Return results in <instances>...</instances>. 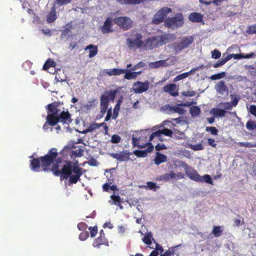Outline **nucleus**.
<instances>
[{"label": "nucleus", "instance_id": "f257e3e1", "mask_svg": "<svg viewBox=\"0 0 256 256\" xmlns=\"http://www.w3.org/2000/svg\"><path fill=\"white\" fill-rule=\"evenodd\" d=\"M58 152L56 148H50L46 154L38 158H34L30 161V169L34 172H39L41 166L45 172H52L56 176H61L63 179L69 178L70 184H76L80 180V177L85 170L71 161H66L61 170L59 164L62 160L58 157Z\"/></svg>", "mask_w": 256, "mask_h": 256}, {"label": "nucleus", "instance_id": "f03ea898", "mask_svg": "<svg viewBox=\"0 0 256 256\" xmlns=\"http://www.w3.org/2000/svg\"><path fill=\"white\" fill-rule=\"evenodd\" d=\"M60 104L58 102H54L46 106L48 113L50 112L51 114L49 117L50 121L52 124H56L58 122H61L63 124L68 125L72 122L70 114L68 110L60 112V110L58 108Z\"/></svg>", "mask_w": 256, "mask_h": 256}, {"label": "nucleus", "instance_id": "7ed1b4c3", "mask_svg": "<svg viewBox=\"0 0 256 256\" xmlns=\"http://www.w3.org/2000/svg\"><path fill=\"white\" fill-rule=\"evenodd\" d=\"M170 38L168 34L149 37L144 40V50H152L162 46L169 42Z\"/></svg>", "mask_w": 256, "mask_h": 256}, {"label": "nucleus", "instance_id": "20e7f679", "mask_svg": "<svg viewBox=\"0 0 256 256\" xmlns=\"http://www.w3.org/2000/svg\"><path fill=\"white\" fill-rule=\"evenodd\" d=\"M142 34L136 30H132L130 37L126 40L128 47L130 50L142 48L144 50V40Z\"/></svg>", "mask_w": 256, "mask_h": 256}, {"label": "nucleus", "instance_id": "39448f33", "mask_svg": "<svg viewBox=\"0 0 256 256\" xmlns=\"http://www.w3.org/2000/svg\"><path fill=\"white\" fill-rule=\"evenodd\" d=\"M164 24L168 28L181 27L184 24L183 15L180 12L177 13L174 17L166 18Z\"/></svg>", "mask_w": 256, "mask_h": 256}, {"label": "nucleus", "instance_id": "423d86ee", "mask_svg": "<svg viewBox=\"0 0 256 256\" xmlns=\"http://www.w3.org/2000/svg\"><path fill=\"white\" fill-rule=\"evenodd\" d=\"M194 41V38L192 36L182 38L180 42L174 44L173 46L174 51L176 54L180 53L182 50L187 48Z\"/></svg>", "mask_w": 256, "mask_h": 256}, {"label": "nucleus", "instance_id": "0eeeda50", "mask_svg": "<svg viewBox=\"0 0 256 256\" xmlns=\"http://www.w3.org/2000/svg\"><path fill=\"white\" fill-rule=\"evenodd\" d=\"M113 22L124 30L130 29L133 24L132 20L128 16H118L113 20Z\"/></svg>", "mask_w": 256, "mask_h": 256}, {"label": "nucleus", "instance_id": "6e6552de", "mask_svg": "<svg viewBox=\"0 0 256 256\" xmlns=\"http://www.w3.org/2000/svg\"><path fill=\"white\" fill-rule=\"evenodd\" d=\"M172 12V10L170 8L168 7L162 8L154 14L152 20V23L156 24H160L164 21L167 14Z\"/></svg>", "mask_w": 256, "mask_h": 256}, {"label": "nucleus", "instance_id": "1a4fd4ad", "mask_svg": "<svg viewBox=\"0 0 256 256\" xmlns=\"http://www.w3.org/2000/svg\"><path fill=\"white\" fill-rule=\"evenodd\" d=\"M118 90H110L109 92H104L100 96V106H108L110 100L114 101Z\"/></svg>", "mask_w": 256, "mask_h": 256}, {"label": "nucleus", "instance_id": "9d476101", "mask_svg": "<svg viewBox=\"0 0 256 256\" xmlns=\"http://www.w3.org/2000/svg\"><path fill=\"white\" fill-rule=\"evenodd\" d=\"M186 174L192 180L197 182H206L208 183V174H205L203 176H200L198 172L193 170L189 169L186 171Z\"/></svg>", "mask_w": 256, "mask_h": 256}, {"label": "nucleus", "instance_id": "9b49d317", "mask_svg": "<svg viewBox=\"0 0 256 256\" xmlns=\"http://www.w3.org/2000/svg\"><path fill=\"white\" fill-rule=\"evenodd\" d=\"M149 88V83L148 81L141 82L140 81L134 82L133 85V90L136 94H141L146 91Z\"/></svg>", "mask_w": 256, "mask_h": 256}, {"label": "nucleus", "instance_id": "f8f14e48", "mask_svg": "<svg viewBox=\"0 0 256 256\" xmlns=\"http://www.w3.org/2000/svg\"><path fill=\"white\" fill-rule=\"evenodd\" d=\"M146 144L147 148L144 150H136L134 152V154L138 158H144L148 156V153L151 152L154 150V146L150 142Z\"/></svg>", "mask_w": 256, "mask_h": 256}, {"label": "nucleus", "instance_id": "ddd939ff", "mask_svg": "<svg viewBox=\"0 0 256 256\" xmlns=\"http://www.w3.org/2000/svg\"><path fill=\"white\" fill-rule=\"evenodd\" d=\"M173 131L167 128H164L162 130H157L152 132L150 136L149 141L151 142L155 137H160L161 134H164L170 137H172Z\"/></svg>", "mask_w": 256, "mask_h": 256}, {"label": "nucleus", "instance_id": "4468645a", "mask_svg": "<svg viewBox=\"0 0 256 256\" xmlns=\"http://www.w3.org/2000/svg\"><path fill=\"white\" fill-rule=\"evenodd\" d=\"M215 89L218 92L223 96L228 94V88L222 80L218 82L215 86Z\"/></svg>", "mask_w": 256, "mask_h": 256}, {"label": "nucleus", "instance_id": "2eb2a0df", "mask_svg": "<svg viewBox=\"0 0 256 256\" xmlns=\"http://www.w3.org/2000/svg\"><path fill=\"white\" fill-rule=\"evenodd\" d=\"M110 156L120 162L127 161L130 158V154L126 150H124L122 152L111 154Z\"/></svg>", "mask_w": 256, "mask_h": 256}, {"label": "nucleus", "instance_id": "dca6fc26", "mask_svg": "<svg viewBox=\"0 0 256 256\" xmlns=\"http://www.w3.org/2000/svg\"><path fill=\"white\" fill-rule=\"evenodd\" d=\"M112 23L110 18H107L104 21V25L101 28V31L103 34H108L112 32Z\"/></svg>", "mask_w": 256, "mask_h": 256}, {"label": "nucleus", "instance_id": "f3484780", "mask_svg": "<svg viewBox=\"0 0 256 256\" xmlns=\"http://www.w3.org/2000/svg\"><path fill=\"white\" fill-rule=\"evenodd\" d=\"M176 88V85L175 84H170L166 85L163 88L165 92H168L172 96H175L178 95Z\"/></svg>", "mask_w": 256, "mask_h": 256}, {"label": "nucleus", "instance_id": "a211bd4d", "mask_svg": "<svg viewBox=\"0 0 256 256\" xmlns=\"http://www.w3.org/2000/svg\"><path fill=\"white\" fill-rule=\"evenodd\" d=\"M203 15L200 13L194 12L190 13L188 17V20L192 22H200L202 21Z\"/></svg>", "mask_w": 256, "mask_h": 256}, {"label": "nucleus", "instance_id": "6ab92c4d", "mask_svg": "<svg viewBox=\"0 0 256 256\" xmlns=\"http://www.w3.org/2000/svg\"><path fill=\"white\" fill-rule=\"evenodd\" d=\"M108 242L104 235H100L99 237L96 238L92 244L94 247L99 248L102 245H107Z\"/></svg>", "mask_w": 256, "mask_h": 256}, {"label": "nucleus", "instance_id": "aec40b11", "mask_svg": "<svg viewBox=\"0 0 256 256\" xmlns=\"http://www.w3.org/2000/svg\"><path fill=\"white\" fill-rule=\"evenodd\" d=\"M231 59L230 54L224 57V55L220 60H218L216 63L212 64V62L209 64V66H213L214 68H218L224 65L228 60Z\"/></svg>", "mask_w": 256, "mask_h": 256}, {"label": "nucleus", "instance_id": "412c9836", "mask_svg": "<svg viewBox=\"0 0 256 256\" xmlns=\"http://www.w3.org/2000/svg\"><path fill=\"white\" fill-rule=\"evenodd\" d=\"M116 2L121 4L134 6L144 2L146 0H116Z\"/></svg>", "mask_w": 256, "mask_h": 256}, {"label": "nucleus", "instance_id": "4be33fe9", "mask_svg": "<svg viewBox=\"0 0 256 256\" xmlns=\"http://www.w3.org/2000/svg\"><path fill=\"white\" fill-rule=\"evenodd\" d=\"M110 198L112 202L109 201V202H110L112 204L117 206H119L120 209L122 208V202L118 194L116 195L115 194H112L110 196Z\"/></svg>", "mask_w": 256, "mask_h": 256}, {"label": "nucleus", "instance_id": "5701e85b", "mask_svg": "<svg viewBox=\"0 0 256 256\" xmlns=\"http://www.w3.org/2000/svg\"><path fill=\"white\" fill-rule=\"evenodd\" d=\"M167 160V156L164 154H162L159 152L156 153V157L154 159V164L159 165L160 164L166 162Z\"/></svg>", "mask_w": 256, "mask_h": 256}, {"label": "nucleus", "instance_id": "b1692460", "mask_svg": "<svg viewBox=\"0 0 256 256\" xmlns=\"http://www.w3.org/2000/svg\"><path fill=\"white\" fill-rule=\"evenodd\" d=\"M176 177V174L173 171H170V172L165 173L160 176L159 180H160L168 182L172 179L175 178Z\"/></svg>", "mask_w": 256, "mask_h": 256}, {"label": "nucleus", "instance_id": "393cba45", "mask_svg": "<svg viewBox=\"0 0 256 256\" xmlns=\"http://www.w3.org/2000/svg\"><path fill=\"white\" fill-rule=\"evenodd\" d=\"M90 50L88 55L90 58L94 56L98 52V46L94 44H90L86 46L84 50Z\"/></svg>", "mask_w": 256, "mask_h": 256}, {"label": "nucleus", "instance_id": "a878e982", "mask_svg": "<svg viewBox=\"0 0 256 256\" xmlns=\"http://www.w3.org/2000/svg\"><path fill=\"white\" fill-rule=\"evenodd\" d=\"M226 111L224 110H220L217 108H213L210 111V114L214 117L224 116Z\"/></svg>", "mask_w": 256, "mask_h": 256}, {"label": "nucleus", "instance_id": "bb28decb", "mask_svg": "<svg viewBox=\"0 0 256 256\" xmlns=\"http://www.w3.org/2000/svg\"><path fill=\"white\" fill-rule=\"evenodd\" d=\"M56 18V9L54 8H52L47 15L46 21L48 23H52L55 21Z\"/></svg>", "mask_w": 256, "mask_h": 256}, {"label": "nucleus", "instance_id": "cd10ccee", "mask_svg": "<svg viewBox=\"0 0 256 256\" xmlns=\"http://www.w3.org/2000/svg\"><path fill=\"white\" fill-rule=\"evenodd\" d=\"M126 71H127V70L124 69L115 68L112 70H109L108 71L106 72V74L110 76H118L125 73Z\"/></svg>", "mask_w": 256, "mask_h": 256}, {"label": "nucleus", "instance_id": "c85d7f7f", "mask_svg": "<svg viewBox=\"0 0 256 256\" xmlns=\"http://www.w3.org/2000/svg\"><path fill=\"white\" fill-rule=\"evenodd\" d=\"M96 100L93 98L90 100L88 101L86 104H84L82 108L84 110H88L96 106Z\"/></svg>", "mask_w": 256, "mask_h": 256}, {"label": "nucleus", "instance_id": "c756f323", "mask_svg": "<svg viewBox=\"0 0 256 256\" xmlns=\"http://www.w3.org/2000/svg\"><path fill=\"white\" fill-rule=\"evenodd\" d=\"M254 56H256V54H255L254 52L250 53V54H230L231 58H234V59H240L242 58H250Z\"/></svg>", "mask_w": 256, "mask_h": 256}, {"label": "nucleus", "instance_id": "7c9ffc66", "mask_svg": "<svg viewBox=\"0 0 256 256\" xmlns=\"http://www.w3.org/2000/svg\"><path fill=\"white\" fill-rule=\"evenodd\" d=\"M190 112L192 118L197 117L200 116V108L198 106H192L190 108Z\"/></svg>", "mask_w": 256, "mask_h": 256}, {"label": "nucleus", "instance_id": "2f4dec72", "mask_svg": "<svg viewBox=\"0 0 256 256\" xmlns=\"http://www.w3.org/2000/svg\"><path fill=\"white\" fill-rule=\"evenodd\" d=\"M56 63L51 59H48L43 66V69L45 70H48L51 67H55Z\"/></svg>", "mask_w": 256, "mask_h": 256}, {"label": "nucleus", "instance_id": "473e14b6", "mask_svg": "<svg viewBox=\"0 0 256 256\" xmlns=\"http://www.w3.org/2000/svg\"><path fill=\"white\" fill-rule=\"evenodd\" d=\"M125 73L126 74L124 76V78L125 79L130 80L135 78L138 74H140V72H126V71Z\"/></svg>", "mask_w": 256, "mask_h": 256}, {"label": "nucleus", "instance_id": "72a5a7b5", "mask_svg": "<svg viewBox=\"0 0 256 256\" xmlns=\"http://www.w3.org/2000/svg\"><path fill=\"white\" fill-rule=\"evenodd\" d=\"M194 70H192L188 72H184L182 74H180L178 75L174 78V82H178L180 80H183L188 76L192 72H194Z\"/></svg>", "mask_w": 256, "mask_h": 256}, {"label": "nucleus", "instance_id": "f704fd0d", "mask_svg": "<svg viewBox=\"0 0 256 256\" xmlns=\"http://www.w3.org/2000/svg\"><path fill=\"white\" fill-rule=\"evenodd\" d=\"M170 110H172L174 112L178 113L180 115H182L185 114L186 110L178 106H172L170 107Z\"/></svg>", "mask_w": 256, "mask_h": 256}, {"label": "nucleus", "instance_id": "c9c22d12", "mask_svg": "<svg viewBox=\"0 0 256 256\" xmlns=\"http://www.w3.org/2000/svg\"><path fill=\"white\" fill-rule=\"evenodd\" d=\"M184 136V134L183 132H180L178 130H174L173 132L172 137L177 139H183Z\"/></svg>", "mask_w": 256, "mask_h": 256}, {"label": "nucleus", "instance_id": "e433bc0d", "mask_svg": "<svg viewBox=\"0 0 256 256\" xmlns=\"http://www.w3.org/2000/svg\"><path fill=\"white\" fill-rule=\"evenodd\" d=\"M222 232V230L220 226H214L213 228L212 234L215 236V237H218L221 235Z\"/></svg>", "mask_w": 256, "mask_h": 256}, {"label": "nucleus", "instance_id": "4c0bfd02", "mask_svg": "<svg viewBox=\"0 0 256 256\" xmlns=\"http://www.w3.org/2000/svg\"><path fill=\"white\" fill-rule=\"evenodd\" d=\"M146 188H148L150 190H156V188H158L160 186H156V184L152 182H146V186H144Z\"/></svg>", "mask_w": 256, "mask_h": 256}, {"label": "nucleus", "instance_id": "58836bf2", "mask_svg": "<svg viewBox=\"0 0 256 256\" xmlns=\"http://www.w3.org/2000/svg\"><path fill=\"white\" fill-rule=\"evenodd\" d=\"M139 138L136 137L132 136V144L134 147H138L139 148H144L146 146V144L140 145L138 144Z\"/></svg>", "mask_w": 256, "mask_h": 256}, {"label": "nucleus", "instance_id": "ea45409f", "mask_svg": "<svg viewBox=\"0 0 256 256\" xmlns=\"http://www.w3.org/2000/svg\"><path fill=\"white\" fill-rule=\"evenodd\" d=\"M226 74V72H222L212 76L210 78L212 80H220L225 77Z\"/></svg>", "mask_w": 256, "mask_h": 256}, {"label": "nucleus", "instance_id": "a19ab883", "mask_svg": "<svg viewBox=\"0 0 256 256\" xmlns=\"http://www.w3.org/2000/svg\"><path fill=\"white\" fill-rule=\"evenodd\" d=\"M178 246L170 248L168 250H166L163 254H161L160 256H174L175 253L174 249Z\"/></svg>", "mask_w": 256, "mask_h": 256}, {"label": "nucleus", "instance_id": "79ce46f5", "mask_svg": "<svg viewBox=\"0 0 256 256\" xmlns=\"http://www.w3.org/2000/svg\"><path fill=\"white\" fill-rule=\"evenodd\" d=\"M122 97L121 96L118 100L117 102V103H116V105L114 106V114H116V116H114V118H116V116H117V114H118V112L117 111H118L120 110V105L121 103L122 102Z\"/></svg>", "mask_w": 256, "mask_h": 256}, {"label": "nucleus", "instance_id": "37998d69", "mask_svg": "<svg viewBox=\"0 0 256 256\" xmlns=\"http://www.w3.org/2000/svg\"><path fill=\"white\" fill-rule=\"evenodd\" d=\"M50 116H51V114H50V113L49 112L48 113V116H46V122H45V124H44V126H43V129L44 130H47L48 128V126H56V124H52L50 121Z\"/></svg>", "mask_w": 256, "mask_h": 256}, {"label": "nucleus", "instance_id": "c03bdc74", "mask_svg": "<svg viewBox=\"0 0 256 256\" xmlns=\"http://www.w3.org/2000/svg\"><path fill=\"white\" fill-rule=\"evenodd\" d=\"M181 94L184 96L191 97L195 96L196 94V92L194 90H186L184 91L181 92Z\"/></svg>", "mask_w": 256, "mask_h": 256}, {"label": "nucleus", "instance_id": "a18cd8bd", "mask_svg": "<svg viewBox=\"0 0 256 256\" xmlns=\"http://www.w3.org/2000/svg\"><path fill=\"white\" fill-rule=\"evenodd\" d=\"M246 128L250 130L256 129V123L253 121H248L246 124Z\"/></svg>", "mask_w": 256, "mask_h": 256}, {"label": "nucleus", "instance_id": "49530a36", "mask_svg": "<svg viewBox=\"0 0 256 256\" xmlns=\"http://www.w3.org/2000/svg\"><path fill=\"white\" fill-rule=\"evenodd\" d=\"M211 54H212V57L214 59H218L221 56L220 52L216 49L212 50L211 52Z\"/></svg>", "mask_w": 256, "mask_h": 256}, {"label": "nucleus", "instance_id": "de8ad7c7", "mask_svg": "<svg viewBox=\"0 0 256 256\" xmlns=\"http://www.w3.org/2000/svg\"><path fill=\"white\" fill-rule=\"evenodd\" d=\"M246 32L250 34H256V24L249 26Z\"/></svg>", "mask_w": 256, "mask_h": 256}, {"label": "nucleus", "instance_id": "09e8293b", "mask_svg": "<svg viewBox=\"0 0 256 256\" xmlns=\"http://www.w3.org/2000/svg\"><path fill=\"white\" fill-rule=\"evenodd\" d=\"M239 146H244L246 148H254L256 146V144H251L250 142H239L238 143Z\"/></svg>", "mask_w": 256, "mask_h": 256}, {"label": "nucleus", "instance_id": "8fccbe9b", "mask_svg": "<svg viewBox=\"0 0 256 256\" xmlns=\"http://www.w3.org/2000/svg\"><path fill=\"white\" fill-rule=\"evenodd\" d=\"M151 238L152 236L150 234H148L144 236V238L142 239V240L146 244L148 245H150L152 244Z\"/></svg>", "mask_w": 256, "mask_h": 256}, {"label": "nucleus", "instance_id": "3c124183", "mask_svg": "<svg viewBox=\"0 0 256 256\" xmlns=\"http://www.w3.org/2000/svg\"><path fill=\"white\" fill-rule=\"evenodd\" d=\"M154 68H158L159 66H166V61L165 60H160L153 64Z\"/></svg>", "mask_w": 256, "mask_h": 256}, {"label": "nucleus", "instance_id": "603ef678", "mask_svg": "<svg viewBox=\"0 0 256 256\" xmlns=\"http://www.w3.org/2000/svg\"><path fill=\"white\" fill-rule=\"evenodd\" d=\"M89 234L87 232H82L79 235V239L80 240H85L88 237Z\"/></svg>", "mask_w": 256, "mask_h": 256}, {"label": "nucleus", "instance_id": "864d4df0", "mask_svg": "<svg viewBox=\"0 0 256 256\" xmlns=\"http://www.w3.org/2000/svg\"><path fill=\"white\" fill-rule=\"evenodd\" d=\"M120 137L116 134H114L112 137L111 142L113 144H118L120 142Z\"/></svg>", "mask_w": 256, "mask_h": 256}, {"label": "nucleus", "instance_id": "5fc2aeb1", "mask_svg": "<svg viewBox=\"0 0 256 256\" xmlns=\"http://www.w3.org/2000/svg\"><path fill=\"white\" fill-rule=\"evenodd\" d=\"M89 230H90V234L91 237H92V238L96 236L97 232H98L97 226H94V227L90 226L89 228Z\"/></svg>", "mask_w": 256, "mask_h": 256}, {"label": "nucleus", "instance_id": "6e6d98bb", "mask_svg": "<svg viewBox=\"0 0 256 256\" xmlns=\"http://www.w3.org/2000/svg\"><path fill=\"white\" fill-rule=\"evenodd\" d=\"M99 128H100V126L98 125V124L95 123V122L90 124V126L88 127L90 132H92L94 130Z\"/></svg>", "mask_w": 256, "mask_h": 256}, {"label": "nucleus", "instance_id": "4d7b16f0", "mask_svg": "<svg viewBox=\"0 0 256 256\" xmlns=\"http://www.w3.org/2000/svg\"><path fill=\"white\" fill-rule=\"evenodd\" d=\"M157 151H160L163 150H166L167 148L164 144H158L155 147Z\"/></svg>", "mask_w": 256, "mask_h": 256}, {"label": "nucleus", "instance_id": "13d9d810", "mask_svg": "<svg viewBox=\"0 0 256 256\" xmlns=\"http://www.w3.org/2000/svg\"><path fill=\"white\" fill-rule=\"evenodd\" d=\"M88 164L90 166H97L98 165V162L96 159H94V158H91L88 160Z\"/></svg>", "mask_w": 256, "mask_h": 256}, {"label": "nucleus", "instance_id": "bf43d9fd", "mask_svg": "<svg viewBox=\"0 0 256 256\" xmlns=\"http://www.w3.org/2000/svg\"><path fill=\"white\" fill-rule=\"evenodd\" d=\"M87 228V225L84 222H80L78 224V228L80 230H84Z\"/></svg>", "mask_w": 256, "mask_h": 256}, {"label": "nucleus", "instance_id": "052dcab7", "mask_svg": "<svg viewBox=\"0 0 256 256\" xmlns=\"http://www.w3.org/2000/svg\"><path fill=\"white\" fill-rule=\"evenodd\" d=\"M209 132L212 135L216 136L218 134V130L215 128L213 126L209 127Z\"/></svg>", "mask_w": 256, "mask_h": 256}, {"label": "nucleus", "instance_id": "680f3d73", "mask_svg": "<svg viewBox=\"0 0 256 256\" xmlns=\"http://www.w3.org/2000/svg\"><path fill=\"white\" fill-rule=\"evenodd\" d=\"M56 2L59 5L62 6L70 3L71 0H56Z\"/></svg>", "mask_w": 256, "mask_h": 256}, {"label": "nucleus", "instance_id": "e2e57ef3", "mask_svg": "<svg viewBox=\"0 0 256 256\" xmlns=\"http://www.w3.org/2000/svg\"><path fill=\"white\" fill-rule=\"evenodd\" d=\"M115 169H116L115 168H112L110 170H105L106 172H110V176L109 178H108V180L109 181L113 180L114 178L112 175V173L113 172V171Z\"/></svg>", "mask_w": 256, "mask_h": 256}, {"label": "nucleus", "instance_id": "0e129e2a", "mask_svg": "<svg viewBox=\"0 0 256 256\" xmlns=\"http://www.w3.org/2000/svg\"><path fill=\"white\" fill-rule=\"evenodd\" d=\"M196 102H184V103H182L180 104H178V106H190L194 104H196Z\"/></svg>", "mask_w": 256, "mask_h": 256}, {"label": "nucleus", "instance_id": "69168bd1", "mask_svg": "<svg viewBox=\"0 0 256 256\" xmlns=\"http://www.w3.org/2000/svg\"><path fill=\"white\" fill-rule=\"evenodd\" d=\"M250 112L253 115L256 116V106L252 105L250 108Z\"/></svg>", "mask_w": 256, "mask_h": 256}, {"label": "nucleus", "instance_id": "338daca9", "mask_svg": "<svg viewBox=\"0 0 256 256\" xmlns=\"http://www.w3.org/2000/svg\"><path fill=\"white\" fill-rule=\"evenodd\" d=\"M239 98H238L236 96H232V104L233 106H236L238 102Z\"/></svg>", "mask_w": 256, "mask_h": 256}, {"label": "nucleus", "instance_id": "774afa93", "mask_svg": "<svg viewBox=\"0 0 256 256\" xmlns=\"http://www.w3.org/2000/svg\"><path fill=\"white\" fill-rule=\"evenodd\" d=\"M112 116V109L110 108L108 110L107 114L105 118V121H108Z\"/></svg>", "mask_w": 256, "mask_h": 256}]
</instances>
